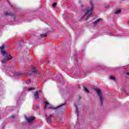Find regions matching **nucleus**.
Masks as SVG:
<instances>
[{
	"mask_svg": "<svg viewBox=\"0 0 129 129\" xmlns=\"http://www.w3.org/2000/svg\"><path fill=\"white\" fill-rule=\"evenodd\" d=\"M0 50L3 56L6 58V59H3L1 60L2 63H7L8 60L13 59V56H12L10 54H9L8 51H6V49H5V45H3L1 47H0Z\"/></svg>",
	"mask_w": 129,
	"mask_h": 129,
	"instance_id": "f257e3e1",
	"label": "nucleus"
},
{
	"mask_svg": "<svg viewBox=\"0 0 129 129\" xmlns=\"http://www.w3.org/2000/svg\"><path fill=\"white\" fill-rule=\"evenodd\" d=\"M90 4L91 8L87 9V10L85 11V14L83 16V18H85L86 21L88 20V18L90 17V16H91L93 12V4H92V1H90Z\"/></svg>",
	"mask_w": 129,
	"mask_h": 129,
	"instance_id": "f03ea898",
	"label": "nucleus"
},
{
	"mask_svg": "<svg viewBox=\"0 0 129 129\" xmlns=\"http://www.w3.org/2000/svg\"><path fill=\"white\" fill-rule=\"evenodd\" d=\"M94 90L96 91L97 95L100 98V101L101 104H103V100H104V98H103V95H102V94L101 93V90L97 88H95Z\"/></svg>",
	"mask_w": 129,
	"mask_h": 129,
	"instance_id": "7ed1b4c3",
	"label": "nucleus"
},
{
	"mask_svg": "<svg viewBox=\"0 0 129 129\" xmlns=\"http://www.w3.org/2000/svg\"><path fill=\"white\" fill-rule=\"evenodd\" d=\"M46 117V120L47 122L50 123L52 121V115L51 114L48 115V114L45 115Z\"/></svg>",
	"mask_w": 129,
	"mask_h": 129,
	"instance_id": "20e7f679",
	"label": "nucleus"
},
{
	"mask_svg": "<svg viewBox=\"0 0 129 129\" xmlns=\"http://www.w3.org/2000/svg\"><path fill=\"white\" fill-rule=\"evenodd\" d=\"M66 105V103L63 104L62 105H59L58 107H57V108H58L59 111H62V110H64V109H65Z\"/></svg>",
	"mask_w": 129,
	"mask_h": 129,
	"instance_id": "39448f33",
	"label": "nucleus"
},
{
	"mask_svg": "<svg viewBox=\"0 0 129 129\" xmlns=\"http://www.w3.org/2000/svg\"><path fill=\"white\" fill-rule=\"evenodd\" d=\"M5 16H10L12 17H14V21H16V19H15V18H16V16H15V14L6 12H5Z\"/></svg>",
	"mask_w": 129,
	"mask_h": 129,
	"instance_id": "423d86ee",
	"label": "nucleus"
},
{
	"mask_svg": "<svg viewBox=\"0 0 129 129\" xmlns=\"http://www.w3.org/2000/svg\"><path fill=\"white\" fill-rule=\"evenodd\" d=\"M34 119H35V117L34 116H31L29 118H26V120L28 121V122H32V121H33Z\"/></svg>",
	"mask_w": 129,
	"mask_h": 129,
	"instance_id": "0eeeda50",
	"label": "nucleus"
},
{
	"mask_svg": "<svg viewBox=\"0 0 129 129\" xmlns=\"http://www.w3.org/2000/svg\"><path fill=\"white\" fill-rule=\"evenodd\" d=\"M34 96L36 99H39V92L38 91H36L34 94Z\"/></svg>",
	"mask_w": 129,
	"mask_h": 129,
	"instance_id": "6e6552de",
	"label": "nucleus"
},
{
	"mask_svg": "<svg viewBox=\"0 0 129 129\" xmlns=\"http://www.w3.org/2000/svg\"><path fill=\"white\" fill-rule=\"evenodd\" d=\"M45 106L44 107V109H47L48 108V106H50V104L48 102H44Z\"/></svg>",
	"mask_w": 129,
	"mask_h": 129,
	"instance_id": "1a4fd4ad",
	"label": "nucleus"
},
{
	"mask_svg": "<svg viewBox=\"0 0 129 129\" xmlns=\"http://www.w3.org/2000/svg\"><path fill=\"white\" fill-rule=\"evenodd\" d=\"M110 79H111V80H113V81H115L116 79L115 77H114V76H110Z\"/></svg>",
	"mask_w": 129,
	"mask_h": 129,
	"instance_id": "9d476101",
	"label": "nucleus"
},
{
	"mask_svg": "<svg viewBox=\"0 0 129 129\" xmlns=\"http://www.w3.org/2000/svg\"><path fill=\"white\" fill-rule=\"evenodd\" d=\"M31 72L32 73H37L38 72V71L37 70V69L33 68Z\"/></svg>",
	"mask_w": 129,
	"mask_h": 129,
	"instance_id": "9b49d317",
	"label": "nucleus"
},
{
	"mask_svg": "<svg viewBox=\"0 0 129 129\" xmlns=\"http://www.w3.org/2000/svg\"><path fill=\"white\" fill-rule=\"evenodd\" d=\"M121 12V10H118L116 11V12H115V14H120Z\"/></svg>",
	"mask_w": 129,
	"mask_h": 129,
	"instance_id": "f8f14e48",
	"label": "nucleus"
},
{
	"mask_svg": "<svg viewBox=\"0 0 129 129\" xmlns=\"http://www.w3.org/2000/svg\"><path fill=\"white\" fill-rule=\"evenodd\" d=\"M76 113H77V116H78V107H77V106H76Z\"/></svg>",
	"mask_w": 129,
	"mask_h": 129,
	"instance_id": "ddd939ff",
	"label": "nucleus"
},
{
	"mask_svg": "<svg viewBox=\"0 0 129 129\" xmlns=\"http://www.w3.org/2000/svg\"><path fill=\"white\" fill-rule=\"evenodd\" d=\"M84 90L86 92H89V91L88 90V89H87V88H86V87H84Z\"/></svg>",
	"mask_w": 129,
	"mask_h": 129,
	"instance_id": "4468645a",
	"label": "nucleus"
},
{
	"mask_svg": "<svg viewBox=\"0 0 129 129\" xmlns=\"http://www.w3.org/2000/svg\"><path fill=\"white\" fill-rule=\"evenodd\" d=\"M9 5H10L11 8L13 9H16V6L13 5V4H11V3H9Z\"/></svg>",
	"mask_w": 129,
	"mask_h": 129,
	"instance_id": "2eb2a0df",
	"label": "nucleus"
},
{
	"mask_svg": "<svg viewBox=\"0 0 129 129\" xmlns=\"http://www.w3.org/2000/svg\"><path fill=\"white\" fill-rule=\"evenodd\" d=\"M32 90H35V88H28L29 91H32Z\"/></svg>",
	"mask_w": 129,
	"mask_h": 129,
	"instance_id": "dca6fc26",
	"label": "nucleus"
},
{
	"mask_svg": "<svg viewBox=\"0 0 129 129\" xmlns=\"http://www.w3.org/2000/svg\"><path fill=\"white\" fill-rule=\"evenodd\" d=\"M46 36H47V33H44L40 35L41 37H46Z\"/></svg>",
	"mask_w": 129,
	"mask_h": 129,
	"instance_id": "f3484780",
	"label": "nucleus"
},
{
	"mask_svg": "<svg viewBox=\"0 0 129 129\" xmlns=\"http://www.w3.org/2000/svg\"><path fill=\"white\" fill-rule=\"evenodd\" d=\"M101 20V19H100V18L97 19L96 21H95L94 24H97V22H99V21H100Z\"/></svg>",
	"mask_w": 129,
	"mask_h": 129,
	"instance_id": "a211bd4d",
	"label": "nucleus"
},
{
	"mask_svg": "<svg viewBox=\"0 0 129 129\" xmlns=\"http://www.w3.org/2000/svg\"><path fill=\"white\" fill-rule=\"evenodd\" d=\"M56 6H57V3H53V4H52V7H53V8H55V7H56Z\"/></svg>",
	"mask_w": 129,
	"mask_h": 129,
	"instance_id": "6ab92c4d",
	"label": "nucleus"
},
{
	"mask_svg": "<svg viewBox=\"0 0 129 129\" xmlns=\"http://www.w3.org/2000/svg\"><path fill=\"white\" fill-rule=\"evenodd\" d=\"M11 117H12V118H15V116L12 115V116H11Z\"/></svg>",
	"mask_w": 129,
	"mask_h": 129,
	"instance_id": "aec40b11",
	"label": "nucleus"
},
{
	"mask_svg": "<svg viewBox=\"0 0 129 129\" xmlns=\"http://www.w3.org/2000/svg\"><path fill=\"white\" fill-rule=\"evenodd\" d=\"M47 62H48V63H50V60H48Z\"/></svg>",
	"mask_w": 129,
	"mask_h": 129,
	"instance_id": "412c9836",
	"label": "nucleus"
},
{
	"mask_svg": "<svg viewBox=\"0 0 129 129\" xmlns=\"http://www.w3.org/2000/svg\"><path fill=\"white\" fill-rule=\"evenodd\" d=\"M18 75H23L22 74H19Z\"/></svg>",
	"mask_w": 129,
	"mask_h": 129,
	"instance_id": "4be33fe9",
	"label": "nucleus"
},
{
	"mask_svg": "<svg viewBox=\"0 0 129 129\" xmlns=\"http://www.w3.org/2000/svg\"><path fill=\"white\" fill-rule=\"evenodd\" d=\"M48 108L52 109V107H49Z\"/></svg>",
	"mask_w": 129,
	"mask_h": 129,
	"instance_id": "5701e85b",
	"label": "nucleus"
},
{
	"mask_svg": "<svg viewBox=\"0 0 129 129\" xmlns=\"http://www.w3.org/2000/svg\"><path fill=\"white\" fill-rule=\"evenodd\" d=\"M79 99H81V97H79Z\"/></svg>",
	"mask_w": 129,
	"mask_h": 129,
	"instance_id": "b1692460",
	"label": "nucleus"
}]
</instances>
